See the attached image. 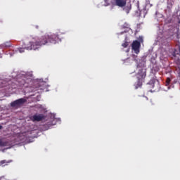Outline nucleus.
<instances>
[{"instance_id":"nucleus-1","label":"nucleus","mask_w":180,"mask_h":180,"mask_svg":"<svg viewBox=\"0 0 180 180\" xmlns=\"http://www.w3.org/2000/svg\"><path fill=\"white\" fill-rule=\"evenodd\" d=\"M61 41V39L58 37V34H49L38 38L36 41H30V46L25 47L27 50H37L41 47V46H46L49 43H52L56 44L57 41Z\"/></svg>"},{"instance_id":"nucleus-2","label":"nucleus","mask_w":180,"mask_h":180,"mask_svg":"<svg viewBox=\"0 0 180 180\" xmlns=\"http://www.w3.org/2000/svg\"><path fill=\"white\" fill-rule=\"evenodd\" d=\"M147 76V71L144 68H141L139 70L136 75V82L134 83L135 89H139L143 86V82Z\"/></svg>"},{"instance_id":"nucleus-3","label":"nucleus","mask_w":180,"mask_h":180,"mask_svg":"<svg viewBox=\"0 0 180 180\" xmlns=\"http://www.w3.org/2000/svg\"><path fill=\"white\" fill-rule=\"evenodd\" d=\"M172 36H174V32H171V30L165 31L163 32L162 37L159 39V41L162 44H165L168 41L172 40Z\"/></svg>"},{"instance_id":"nucleus-4","label":"nucleus","mask_w":180,"mask_h":180,"mask_svg":"<svg viewBox=\"0 0 180 180\" xmlns=\"http://www.w3.org/2000/svg\"><path fill=\"white\" fill-rule=\"evenodd\" d=\"M140 47H141V43L140 41L135 40L132 42L131 49L136 54L140 53Z\"/></svg>"},{"instance_id":"nucleus-5","label":"nucleus","mask_w":180,"mask_h":180,"mask_svg":"<svg viewBox=\"0 0 180 180\" xmlns=\"http://www.w3.org/2000/svg\"><path fill=\"white\" fill-rule=\"evenodd\" d=\"M25 102H26V99L19 98L18 100H15V101H13L11 103V106L12 108H18L19 106H22V105H23V103H25Z\"/></svg>"},{"instance_id":"nucleus-6","label":"nucleus","mask_w":180,"mask_h":180,"mask_svg":"<svg viewBox=\"0 0 180 180\" xmlns=\"http://www.w3.org/2000/svg\"><path fill=\"white\" fill-rule=\"evenodd\" d=\"M43 119H44V115L43 114L34 115L32 117L33 122H41Z\"/></svg>"},{"instance_id":"nucleus-7","label":"nucleus","mask_w":180,"mask_h":180,"mask_svg":"<svg viewBox=\"0 0 180 180\" xmlns=\"http://www.w3.org/2000/svg\"><path fill=\"white\" fill-rule=\"evenodd\" d=\"M115 5H117V6H120V8H123V6H126V1L115 0Z\"/></svg>"},{"instance_id":"nucleus-8","label":"nucleus","mask_w":180,"mask_h":180,"mask_svg":"<svg viewBox=\"0 0 180 180\" xmlns=\"http://www.w3.org/2000/svg\"><path fill=\"white\" fill-rule=\"evenodd\" d=\"M44 83H37L36 86V91H43L44 90Z\"/></svg>"},{"instance_id":"nucleus-9","label":"nucleus","mask_w":180,"mask_h":180,"mask_svg":"<svg viewBox=\"0 0 180 180\" xmlns=\"http://www.w3.org/2000/svg\"><path fill=\"white\" fill-rule=\"evenodd\" d=\"M176 56L180 57V46H178L173 53V57H176Z\"/></svg>"},{"instance_id":"nucleus-10","label":"nucleus","mask_w":180,"mask_h":180,"mask_svg":"<svg viewBox=\"0 0 180 180\" xmlns=\"http://www.w3.org/2000/svg\"><path fill=\"white\" fill-rule=\"evenodd\" d=\"M12 162V160H8V161H6V160H1L0 162V164L1 165H4V164H5V165H8V164H11V162Z\"/></svg>"},{"instance_id":"nucleus-11","label":"nucleus","mask_w":180,"mask_h":180,"mask_svg":"<svg viewBox=\"0 0 180 180\" xmlns=\"http://www.w3.org/2000/svg\"><path fill=\"white\" fill-rule=\"evenodd\" d=\"M8 146V142H4L2 139H0V147H6Z\"/></svg>"},{"instance_id":"nucleus-12","label":"nucleus","mask_w":180,"mask_h":180,"mask_svg":"<svg viewBox=\"0 0 180 180\" xmlns=\"http://www.w3.org/2000/svg\"><path fill=\"white\" fill-rule=\"evenodd\" d=\"M27 46H30V42H29V44H27V46H25V47H23V48H20V49H19L20 53H25V50H27V49H26V47H27Z\"/></svg>"},{"instance_id":"nucleus-13","label":"nucleus","mask_w":180,"mask_h":180,"mask_svg":"<svg viewBox=\"0 0 180 180\" xmlns=\"http://www.w3.org/2000/svg\"><path fill=\"white\" fill-rule=\"evenodd\" d=\"M176 72H177V74H178V78H179V79L180 81V65L176 69Z\"/></svg>"},{"instance_id":"nucleus-14","label":"nucleus","mask_w":180,"mask_h":180,"mask_svg":"<svg viewBox=\"0 0 180 180\" xmlns=\"http://www.w3.org/2000/svg\"><path fill=\"white\" fill-rule=\"evenodd\" d=\"M122 46L124 47V49H126V47H127V46H129V42L125 41L124 43H123L122 44Z\"/></svg>"},{"instance_id":"nucleus-15","label":"nucleus","mask_w":180,"mask_h":180,"mask_svg":"<svg viewBox=\"0 0 180 180\" xmlns=\"http://www.w3.org/2000/svg\"><path fill=\"white\" fill-rule=\"evenodd\" d=\"M171 84V79L169 77L166 79V85H169Z\"/></svg>"},{"instance_id":"nucleus-16","label":"nucleus","mask_w":180,"mask_h":180,"mask_svg":"<svg viewBox=\"0 0 180 180\" xmlns=\"http://www.w3.org/2000/svg\"><path fill=\"white\" fill-rule=\"evenodd\" d=\"M132 58L134 60V61H138V60H137V56L133 54V55H132Z\"/></svg>"},{"instance_id":"nucleus-17","label":"nucleus","mask_w":180,"mask_h":180,"mask_svg":"<svg viewBox=\"0 0 180 180\" xmlns=\"http://www.w3.org/2000/svg\"><path fill=\"white\" fill-rule=\"evenodd\" d=\"M44 130H49V129H50V127H49V125H47V124H45V125H44Z\"/></svg>"},{"instance_id":"nucleus-18","label":"nucleus","mask_w":180,"mask_h":180,"mask_svg":"<svg viewBox=\"0 0 180 180\" xmlns=\"http://www.w3.org/2000/svg\"><path fill=\"white\" fill-rule=\"evenodd\" d=\"M5 45H6V47H11V42H6Z\"/></svg>"},{"instance_id":"nucleus-19","label":"nucleus","mask_w":180,"mask_h":180,"mask_svg":"<svg viewBox=\"0 0 180 180\" xmlns=\"http://www.w3.org/2000/svg\"><path fill=\"white\" fill-rule=\"evenodd\" d=\"M105 1V6H108L109 5V2L108 1V0H104Z\"/></svg>"},{"instance_id":"nucleus-20","label":"nucleus","mask_w":180,"mask_h":180,"mask_svg":"<svg viewBox=\"0 0 180 180\" xmlns=\"http://www.w3.org/2000/svg\"><path fill=\"white\" fill-rule=\"evenodd\" d=\"M167 8H169V9H171V8H172V4H169V5L167 6Z\"/></svg>"},{"instance_id":"nucleus-21","label":"nucleus","mask_w":180,"mask_h":180,"mask_svg":"<svg viewBox=\"0 0 180 180\" xmlns=\"http://www.w3.org/2000/svg\"><path fill=\"white\" fill-rule=\"evenodd\" d=\"M140 41H143V37H139Z\"/></svg>"},{"instance_id":"nucleus-22","label":"nucleus","mask_w":180,"mask_h":180,"mask_svg":"<svg viewBox=\"0 0 180 180\" xmlns=\"http://www.w3.org/2000/svg\"><path fill=\"white\" fill-rule=\"evenodd\" d=\"M179 12H180V10H179V11H177V15H178V13H179V16H180V13H179Z\"/></svg>"},{"instance_id":"nucleus-23","label":"nucleus","mask_w":180,"mask_h":180,"mask_svg":"<svg viewBox=\"0 0 180 180\" xmlns=\"http://www.w3.org/2000/svg\"><path fill=\"white\" fill-rule=\"evenodd\" d=\"M177 63H178L179 64H180V60H179V59H178Z\"/></svg>"},{"instance_id":"nucleus-24","label":"nucleus","mask_w":180,"mask_h":180,"mask_svg":"<svg viewBox=\"0 0 180 180\" xmlns=\"http://www.w3.org/2000/svg\"><path fill=\"white\" fill-rule=\"evenodd\" d=\"M153 88H154V84H150Z\"/></svg>"},{"instance_id":"nucleus-25","label":"nucleus","mask_w":180,"mask_h":180,"mask_svg":"<svg viewBox=\"0 0 180 180\" xmlns=\"http://www.w3.org/2000/svg\"><path fill=\"white\" fill-rule=\"evenodd\" d=\"M1 129H3V127L0 125V130H1Z\"/></svg>"},{"instance_id":"nucleus-26","label":"nucleus","mask_w":180,"mask_h":180,"mask_svg":"<svg viewBox=\"0 0 180 180\" xmlns=\"http://www.w3.org/2000/svg\"><path fill=\"white\" fill-rule=\"evenodd\" d=\"M178 23L180 24V18H179Z\"/></svg>"},{"instance_id":"nucleus-27","label":"nucleus","mask_w":180,"mask_h":180,"mask_svg":"<svg viewBox=\"0 0 180 180\" xmlns=\"http://www.w3.org/2000/svg\"><path fill=\"white\" fill-rule=\"evenodd\" d=\"M36 29H39V26L37 25V26H36Z\"/></svg>"},{"instance_id":"nucleus-28","label":"nucleus","mask_w":180,"mask_h":180,"mask_svg":"<svg viewBox=\"0 0 180 180\" xmlns=\"http://www.w3.org/2000/svg\"><path fill=\"white\" fill-rule=\"evenodd\" d=\"M174 84H176V81L174 80Z\"/></svg>"}]
</instances>
